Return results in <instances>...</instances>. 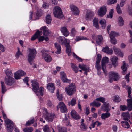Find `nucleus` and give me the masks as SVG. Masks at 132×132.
Listing matches in <instances>:
<instances>
[{
    "instance_id": "obj_42",
    "label": "nucleus",
    "mask_w": 132,
    "mask_h": 132,
    "mask_svg": "<svg viewBox=\"0 0 132 132\" xmlns=\"http://www.w3.org/2000/svg\"><path fill=\"white\" fill-rule=\"evenodd\" d=\"M76 103V99L75 98H73L71 100L70 102H68V104L69 106L71 105L72 106L75 105V104Z\"/></svg>"
},
{
    "instance_id": "obj_23",
    "label": "nucleus",
    "mask_w": 132,
    "mask_h": 132,
    "mask_svg": "<svg viewBox=\"0 0 132 132\" xmlns=\"http://www.w3.org/2000/svg\"><path fill=\"white\" fill-rule=\"evenodd\" d=\"M40 30H41L43 31V34L44 35L47 36L49 35V30L46 26H44L41 27Z\"/></svg>"
},
{
    "instance_id": "obj_59",
    "label": "nucleus",
    "mask_w": 132,
    "mask_h": 132,
    "mask_svg": "<svg viewBox=\"0 0 132 132\" xmlns=\"http://www.w3.org/2000/svg\"><path fill=\"white\" fill-rule=\"evenodd\" d=\"M18 71L21 76H25L26 75L25 73L22 70H18Z\"/></svg>"
},
{
    "instance_id": "obj_29",
    "label": "nucleus",
    "mask_w": 132,
    "mask_h": 132,
    "mask_svg": "<svg viewBox=\"0 0 132 132\" xmlns=\"http://www.w3.org/2000/svg\"><path fill=\"white\" fill-rule=\"evenodd\" d=\"M93 25L95 26L96 28L98 29L99 25L98 24V18L95 17L93 20Z\"/></svg>"
},
{
    "instance_id": "obj_33",
    "label": "nucleus",
    "mask_w": 132,
    "mask_h": 132,
    "mask_svg": "<svg viewBox=\"0 0 132 132\" xmlns=\"http://www.w3.org/2000/svg\"><path fill=\"white\" fill-rule=\"evenodd\" d=\"M123 65L121 67L122 69L123 70L122 72V74L124 75L126 73V71L127 68L126 67L125 62L124 61L123 62Z\"/></svg>"
},
{
    "instance_id": "obj_34",
    "label": "nucleus",
    "mask_w": 132,
    "mask_h": 132,
    "mask_svg": "<svg viewBox=\"0 0 132 132\" xmlns=\"http://www.w3.org/2000/svg\"><path fill=\"white\" fill-rule=\"evenodd\" d=\"M121 125L123 127L125 128H128L130 127V125H129L127 121L126 120L122 121L121 122Z\"/></svg>"
},
{
    "instance_id": "obj_6",
    "label": "nucleus",
    "mask_w": 132,
    "mask_h": 132,
    "mask_svg": "<svg viewBox=\"0 0 132 132\" xmlns=\"http://www.w3.org/2000/svg\"><path fill=\"white\" fill-rule=\"evenodd\" d=\"M65 90L68 95H72L76 91L75 86V84L72 83L71 84L66 87Z\"/></svg>"
},
{
    "instance_id": "obj_24",
    "label": "nucleus",
    "mask_w": 132,
    "mask_h": 132,
    "mask_svg": "<svg viewBox=\"0 0 132 132\" xmlns=\"http://www.w3.org/2000/svg\"><path fill=\"white\" fill-rule=\"evenodd\" d=\"M47 87L49 91L53 93L55 89V87L53 83H49L47 85Z\"/></svg>"
},
{
    "instance_id": "obj_18",
    "label": "nucleus",
    "mask_w": 132,
    "mask_h": 132,
    "mask_svg": "<svg viewBox=\"0 0 132 132\" xmlns=\"http://www.w3.org/2000/svg\"><path fill=\"white\" fill-rule=\"evenodd\" d=\"M61 78L62 81L64 82H68L70 83L71 81V80H69L66 77V75L65 73L64 72H60Z\"/></svg>"
},
{
    "instance_id": "obj_41",
    "label": "nucleus",
    "mask_w": 132,
    "mask_h": 132,
    "mask_svg": "<svg viewBox=\"0 0 132 132\" xmlns=\"http://www.w3.org/2000/svg\"><path fill=\"white\" fill-rule=\"evenodd\" d=\"M43 130L44 132H51L49 127L47 125L43 127Z\"/></svg>"
},
{
    "instance_id": "obj_45",
    "label": "nucleus",
    "mask_w": 132,
    "mask_h": 132,
    "mask_svg": "<svg viewBox=\"0 0 132 132\" xmlns=\"http://www.w3.org/2000/svg\"><path fill=\"white\" fill-rule=\"evenodd\" d=\"M58 132H67V128L64 127H60L58 128Z\"/></svg>"
},
{
    "instance_id": "obj_58",
    "label": "nucleus",
    "mask_w": 132,
    "mask_h": 132,
    "mask_svg": "<svg viewBox=\"0 0 132 132\" xmlns=\"http://www.w3.org/2000/svg\"><path fill=\"white\" fill-rule=\"evenodd\" d=\"M80 128L83 131L86 130L87 129V127L85 126L84 124H81Z\"/></svg>"
},
{
    "instance_id": "obj_36",
    "label": "nucleus",
    "mask_w": 132,
    "mask_h": 132,
    "mask_svg": "<svg viewBox=\"0 0 132 132\" xmlns=\"http://www.w3.org/2000/svg\"><path fill=\"white\" fill-rule=\"evenodd\" d=\"M71 65L72 70L74 71L75 73H77L78 71V70L76 64L72 63H71Z\"/></svg>"
},
{
    "instance_id": "obj_38",
    "label": "nucleus",
    "mask_w": 132,
    "mask_h": 132,
    "mask_svg": "<svg viewBox=\"0 0 132 132\" xmlns=\"http://www.w3.org/2000/svg\"><path fill=\"white\" fill-rule=\"evenodd\" d=\"M90 105L92 106H95L96 107H99L101 105V104L98 102L94 101L93 102L91 103Z\"/></svg>"
},
{
    "instance_id": "obj_2",
    "label": "nucleus",
    "mask_w": 132,
    "mask_h": 132,
    "mask_svg": "<svg viewBox=\"0 0 132 132\" xmlns=\"http://www.w3.org/2000/svg\"><path fill=\"white\" fill-rule=\"evenodd\" d=\"M109 81L110 82H112L113 80L117 81L120 78V76L118 73L115 72L111 71L109 73Z\"/></svg>"
},
{
    "instance_id": "obj_27",
    "label": "nucleus",
    "mask_w": 132,
    "mask_h": 132,
    "mask_svg": "<svg viewBox=\"0 0 132 132\" xmlns=\"http://www.w3.org/2000/svg\"><path fill=\"white\" fill-rule=\"evenodd\" d=\"M122 116L123 119L128 121L129 119L130 118V115L128 112H127L123 113Z\"/></svg>"
},
{
    "instance_id": "obj_35",
    "label": "nucleus",
    "mask_w": 132,
    "mask_h": 132,
    "mask_svg": "<svg viewBox=\"0 0 132 132\" xmlns=\"http://www.w3.org/2000/svg\"><path fill=\"white\" fill-rule=\"evenodd\" d=\"M106 21L104 19H101L99 21L100 23L102 25L101 27L103 29H105L106 27Z\"/></svg>"
},
{
    "instance_id": "obj_22",
    "label": "nucleus",
    "mask_w": 132,
    "mask_h": 132,
    "mask_svg": "<svg viewBox=\"0 0 132 132\" xmlns=\"http://www.w3.org/2000/svg\"><path fill=\"white\" fill-rule=\"evenodd\" d=\"M61 31L63 35L65 37L69 35V32L65 27H61Z\"/></svg>"
},
{
    "instance_id": "obj_31",
    "label": "nucleus",
    "mask_w": 132,
    "mask_h": 132,
    "mask_svg": "<svg viewBox=\"0 0 132 132\" xmlns=\"http://www.w3.org/2000/svg\"><path fill=\"white\" fill-rule=\"evenodd\" d=\"M114 50L116 54L120 56L121 57H123V53L121 52L120 49L116 48H114Z\"/></svg>"
},
{
    "instance_id": "obj_40",
    "label": "nucleus",
    "mask_w": 132,
    "mask_h": 132,
    "mask_svg": "<svg viewBox=\"0 0 132 132\" xmlns=\"http://www.w3.org/2000/svg\"><path fill=\"white\" fill-rule=\"evenodd\" d=\"M79 67L80 69H82L83 71H89V68L88 67H87L85 65H81L79 64Z\"/></svg>"
},
{
    "instance_id": "obj_10",
    "label": "nucleus",
    "mask_w": 132,
    "mask_h": 132,
    "mask_svg": "<svg viewBox=\"0 0 132 132\" xmlns=\"http://www.w3.org/2000/svg\"><path fill=\"white\" fill-rule=\"evenodd\" d=\"M107 12V8L105 6L101 7L98 10V15L102 17L105 15Z\"/></svg>"
},
{
    "instance_id": "obj_1",
    "label": "nucleus",
    "mask_w": 132,
    "mask_h": 132,
    "mask_svg": "<svg viewBox=\"0 0 132 132\" xmlns=\"http://www.w3.org/2000/svg\"><path fill=\"white\" fill-rule=\"evenodd\" d=\"M31 82L33 91L36 94L37 96L39 95L43 96L44 92L43 88L41 87L39 89V85L36 80H32Z\"/></svg>"
},
{
    "instance_id": "obj_11",
    "label": "nucleus",
    "mask_w": 132,
    "mask_h": 132,
    "mask_svg": "<svg viewBox=\"0 0 132 132\" xmlns=\"http://www.w3.org/2000/svg\"><path fill=\"white\" fill-rule=\"evenodd\" d=\"M57 40L62 45H64L67 43L70 42L69 40L66 39L64 36H59L57 39Z\"/></svg>"
},
{
    "instance_id": "obj_5",
    "label": "nucleus",
    "mask_w": 132,
    "mask_h": 132,
    "mask_svg": "<svg viewBox=\"0 0 132 132\" xmlns=\"http://www.w3.org/2000/svg\"><path fill=\"white\" fill-rule=\"evenodd\" d=\"M44 111L45 112L44 117L45 119L48 122H52L53 121L54 118L55 117V114L53 113H48L47 110L46 109H44Z\"/></svg>"
},
{
    "instance_id": "obj_26",
    "label": "nucleus",
    "mask_w": 132,
    "mask_h": 132,
    "mask_svg": "<svg viewBox=\"0 0 132 132\" xmlns=\"http://www.w3.org/2000/svg\"><path fill=\"white\" fill-rule=\"evenodd\" d=\"M72 117L75 119L77 120L80 119V117L78 114L74 110H72L71 113Z\"/></svg>"
},
{
    "instance_id": "obj_60",
    "label": "nucleus",
    "mask_w": 132,
    "mask_h": 132,
    "mask_svg": "<svg viewBox=\"0 0 132 132\" xmlns=\"http://www.w3.org/2000/svg\"><path fill=\"white\" fill-rule=\"evenodd\" d=\"M111 43L114 45H115L117 43V41L116 39L115 38H110Z\"/></svg>"
},
{
    "instance_id": "obj_39",
    "label": "nucleus",
    "mask_w": 132,
    "mask_h": 132,
    "mask_svg": "<svg viewBox=\"0 0 132 132\" xmlns=\"http://www.w3.org/2000/svg\"><path fill=\"white\" fill-rule=\"evenodd\" d=\"M110 116V114L109 112H107L102 114L101 117L102 119H105L106 118H108Z\"/></svg>"
},
{
    "instance_id": "obj_61",
    "label": "nucleus",
    "mask_w": 132,
    "mask_h": 132,
    "mask_svg": "<svg viewBox=\"0 0 132 132\" xmlns=\"http://www.w3.org/2000/svg\"><path fill=\"white\" fill-rule=\"evenodd\" d=\"M73 56L79 61L82 62V59L80 58L77 56L74 53H73Z\"/></svg>"
},
{
    "instance_id": "obj_21",
    "label": "nucleus",
    "mask_w": 132,
    "mask_h": 132,
    "mask_svg": "<svg viewBox=\"0 0 132 132\" xmlns=\"http://www.w3.org/2000/svg\"><path fill=\"white\" fill-rule=\"evenodd\" d=\"M69 43L70 42L67 43L65 44V45L66 47V52L69 56H70L72 54L71 48L70 45Z\"/></svg>"
},
{
    "instance_id": "obj_44",
    "label": "nucleus",
    "mask_w": 132,
    "mask_h": 132,
    "mask_svg": "<svg viewBox=\"0 0 132 132\" xmlns=\"http://www.w3.org/2000/svg\"><path fill=\"white\" fill-rule=\"evenodd\" d=\"M113 100L114 101L117 102H119L121 100L120 97L118 95H115L113 97Z\"/></svg>"
},
{
    "instance_id": "obj_49",
    "label": "nucleus",
    "mask_w": 132,
    "mask_h": 132,
    "mask_svg": "<svg viewBox=\"0 0 132 132\" xmlns=\"http://www.w3.org/2000/svg\"><path fill=\"white\" fill-rule=\"evenodd\" d=\"M33 130V129L32 127L25 128L23 130L25 132H32Z\"/></svg>"
},
{
    "instance_id": "obj_32",
    "label": "nucleus",
    "mask_w": 132,
    "mask_h": 132,
    "mask_svg": "<svg viewBox=\"0 0 132 132\" xmlns=\"http://www.w3.org/2000/svg\"><path fill=\"white\" fill-rule=\"evenodd\" d=\"M119 35H120L119 33L114 31H112L110 32L109 36L110 38L112 39V38H115V37H117Z\"/></svg>"
},
{
    "instance_id": "obj_50",
    "label": "nucleus",
    "mask_w": 132,
    "mask_h": 132,
    "mask_svg": "<svg viewBox=\"0 0 132 132\" xmlns=\"http://www.w3.org/2000/svg\"><path fill=\"white\" fill-rule=\"evenodd\" d=\"M116 10L118 14H121L122 13V12L121 10L120 6L119 4H118L116 7Z\"/></svg>"
},
{
    "instance_id": "obj_19",
    "label": "nucleus",
    "mask_w": 132,
    "mask_h": 132,
    "mask_svg": "<svg viewBox=\"0 0 132 132\" xmlns=\"http://www.w3.org/2000/svg\"><path fill=\"white\" fill-rule=\"evenodd\" d=\"M110 60L112 63V64L115 67L118 65V58L117 57L115 56H112L111 57Z\"/></svg>"
},
{
    "instance_id": "obj_12",
    "label": "nucleus",
    "mask_w": 132,
    "mask_h": 132,
    "mask_svg": "<svg viewBox=\"0 0 132 132\" xmlns=\"http://www.w3.org/2000/svg\"><path fill=\"white\" fill-rule=\"evenodd\" d=\"M57 108H60L61 112L63 113H66L67 111V110L65 104L63 102H60L57 106Z\"/></svg>"
},
{
    "instance_id": "obj_37",
    "label": "nucleus",
    "mask_w": 132,
    "mask_h": 132,
    "mask_svg": "<svg viewBox=\"0 0 132 132\" xmlns=\"http://www.w3.org/2000/svg\"><path fill=\"white\" fill-rule=\"evenodd\" d=\"M51 20L52 18L50 15L48 14L46 16V21L47 24H50L51 23Z\"/></svg>"
},
{
    "instance_id": "obj_14",
    "label": "nucleus",
    "mask_w": 132,
    "mask_h": 132,
    "mask_svg": "<svg viewBox=\"0 0 132 132\" xmlns=\"http://www.w3.org/2000/svg\"><path fill=\"white\" fill-rule=\"evenodd\" d=\"M5 83L7 85L11 86L14 83V78H12L10 76H6L5 78Z\"/></svg>"
},
{
    "instance_id": "obj_17",
    "label": "nucleus",
    "mask_w": 132,
    "mask_h": 132,
    "mask_svg": "<svg viewBox=\"0 0 132 132\" xmlns=\"http://www.w3.org/2000/svg\"><path fill=\"white\" fill-rule=\"evenodd\" d=\"M94 12L91 11H89L86 12L85 18L87 20H91L93 18L94 15Z\"/></svg>"
},
{
    "instance_id": "obj_9",
    "label": "nucleus",
    "mask_w": 132,
    "mask_h": 132,
    "mask_svg": "<svg viewBox=\"0 0 132 132\" xmlns=\"http://www.w3.org/2000/svg\"><path fill=\"white\" fill-rule=\"evenodd\" d=\"M6 124L7 130L8 132H12L13 127V122L9 120H6L4 121Z\"/></svg>"
},
{
    "instance_id": "obj_25",
    "label": "nucleus",
    "mask_w": 132,
    "mask_h": 132,
    "mask_svg": "<svg viewBox=\"0 0 132 132\" xmlns=\"http://www.w3.org/2000/svg\"><path fill=\"white\" fill-rule=\"evenodd\" d=\"M42 34V31H40L38 30H37L34 35L32 37L31 40H34L36 38L40 36Z\"/></svg>"
},
{
    "instance_id": "obj_57",
    "label": "nucleus",
    "mask_w": 132,
    "mask_h": 132,
    "mask_svg": "<svg viewBox=\"0 0 132 132\" xmlns=\"http://www.w3.org/2000/svg\"><path fill=\"white\" fill-rule=\"evenodd\" d=\"M117 2V0H108L107 3L108 5H110L114 4Z\"/></svg>"
},
{
    "instance_id": "obj_15",
    "label": "nucleus",
    "mask_w": 132,
    "mask_h": 132,
    "mask_svg": "<svg viewBox=\"0 0 132 132\" xmlns=\"http://www.w3.org/2000/svg\"><path fill=\"white\" fill-rule=\"evenodd\" d=\"M109 61V59L107 57H103L102 60L101 65L103 71L106 73L105 65L106 64L108 63Z\"/></svg>"
},
{
    "instance_id": "obj_56",
    "label": "nucleus",
    "mask_w": 132,
    "mask_h": 132,
    "mask_svg": "<svg viewBox=\"0 0 132 132\" xmlns=\"http://www.w3.org/2000/svg\"><path fill=\"white\" fill-rule=\"evenodd\" d=\"M14 77L16 79H18L20 78L21 76L19 74L17 71L16 73L14 74Z\"/></svg>"
},
{
    "instance_id": "obj_47",
    "label": "nucleus",
    "mask_w": 132,
    "mask_h": 132,
    "mask_svg": "<svg viewBox=\"0 0 132 132\" xmlns=\"http://www.w3.org/2000/svg\"><path fill=\"white\" fill-rule=\"evenodd\" d=\"M75 39L76 41H78L82 40H86L87 39L86 37L83 36H77Z\"/></svg>"
},
{
    "instance_id": "obj_28",
    "label": "nucleus",
    "mask_w": 132,
    "mask_h": 132,
    "mask_svg": "<svg viewBox=\"0 0 132 132\" xmlns=\"http://www.w3.org/2000/svg\"><path fill=\"white\" fill-rule=\"evenodd\" d=\"M102 51L103 52L109 55H111L113 53V51L112 50L109 49L108 47H105L103 48Z\"/></svg>"
},
{
    "instance_id": "obj_8",
    "label": "nucleus",
    "mask_w": 132,
    "mask_h": 132,
    "mask_svg": "<svg viewBox=\"0 0 132 132\" xmlns=\"http://www.w3.org/2000/svg\"><path fill=\"white\" fill-rule=\"evenodd\" d=\"M127 107L125 105H121L120 109L121 110L124 111L127 109V108L129 111H130L132 110V98L127 99Z\"/></svg>"
},
{
    "instance_id": "obj_4",
    "label": "nucleus",
    "mask_w": 132,
    "mask_h": 132,
    "mask_svg": "<svg viewBox=\"0 0 132 132\" xmlns=\"http://www.w3.org/2000/svg\"><path fill=\"white\" fill-rule=\"evenodd\" d=\"M29 53L28 55V61L30 64L34 59L36 54V51L35 49H29Z\"/></svg>"
},
{
    "instance_id": "obj_54",
    "label": "nucleus",
    "mask_w": 132,
    "mask_h": 132,
    "mask_svg": "<svg viewBox=\"0 0 132 132\" xmlns=\"http://www.w3.org/2000/svg\"><path fill=\"white\" fill-rule=\"evenodd\" d=\"M18 51L16 52V54L15 55V56L17 58V59H18L19 58V56L20 55H22V54L21 52L20 51V49L19 48H18Z\"/></svg>"
},
{
    "instance_id": "obj_62",
    "label": "nucleus",
    "mask_w": 132,
    "mask_h": 132,
    "mask_svg": "<svg viewBox=\"0 0 132 132\" xmlns=\"http://www.w3.org/2000/svg\"><path fill=\"white\" fill-rule=\"evenodd\" d=\"M64 122L65 123L66 126H71V125L70 123V122L68 119H65L63 120Z\"/></svg>"
},
{
    "instance_id": "obj_51",
    "label": "nucleus",
    "mask_w": 132,
    "mask_h": 132,
    "mask_svg": "<svg viewBox=\"0 0 132 132\" xmlns=\"http://www.w3.org/2000/svg\"><path fill=\"white\" fill-rule=\"evenodd\" d=\"M95 100L100 101V102L103 103H105V98L103 97H100L98 98H97L96 99H95Z\"/></svg>"
},
{
    "instance_id": "obj_52",
    "label": "nucleus",
    "mask_w": 132,
    "mask_h": 132,
    "mask_svg": "<svg viewBox=\"0 0 132 132\" xmlns=\"http://www.w3.org/2000/svg\"><path fill=\"white\" fill-rule=\"evenodd\" d=\"M6 73L7 75L6 76L11 77L12 74V71L11 70L7 69L6 71Z\"/></svg>"
},
{
    "instance_id": "obj_7",
    "label": "nucleus",
    "mask_w": 132,
    "mask_h": 132,
    "mask_svg": "<svg viewBox=\"0 0 132 132\" xmlns=\"http://www.w3.org/2000/svg\"><path fill=\"white\" fill-rule=\"evenodd\" d=\"M42 58L44 59L47 62H50L52 59L50 56L48 54V51L44 49H43L41 51Z\"/></svg>"
},
{
    "instance_id": "obj_20",
    "label": "nucleus",
    "mask_w": 132,
    "mask_h": 132,
    "mask_svg": "<svg viewBox=\"0 0 132 132\" xmlns=\"http://www.w3.org/2000/svg\"><path fill=\"white\" fill-rule=\"evenodd\" d=\"M96 42L97 44L100 45L102 44L103 42V38L102 35H97L96 37Z\"/></svg>"
},
{
    "instance_id": "obj_48",
    "label": "nucleus",
    "mask_w": 132,
    "mask_h": 132,
    "mask_svg": "<svg viewBox=\"0 0 132 132\" xmlns=\"http://www.w3.org/2000/svg\"><path fill=\"white\" fill-rule=\"evenodd\" d=\"M35 121L34 120V119L33 118H32L31 119L28 120L26 123V125L27 126H29L31 124L33 123Z\"/></svg>"
},
{
    "instance_id": "obj_63",
    "label": "nucleus",
    "mask_w": 132,
    "mask_h": 132,
    "mask_svg": "<svg viewBox=\"0 0 132 132\" xmlns=\"http://www.w3.org/2000/svg\"><path fill=\"white\" fill-rule=\"evenodd\" d=\"M76 32V31L74 28L72 29L71 32V34L72 36H74Z\"/></svg>"
},
{
    "instance_id": "obj_64",
    "label": "nucleus",
    "mask_w": 132,
    "mask_h": 132,
    "mask_svg": "<svg viewBox=\"0 0 132 132\" xmlns=\"http://www.w3.org/2000/svg\"><path fill=\"white\" fill-rule=\"evenodd\" d=\"M23 81L24 83H26V84L28 85H29L28 82V77H26L23 79Z\"/></svg>"
},
{
    "instance_id": "obj_16",
    "label": "nucleus",
    "mask_w": 132,
    "mask_h": 132,
    "mask_svg": "<svg viewBox=\"0 0 132 132\" xmlns=\"http://www.w3.org/2000/svg\"><path fill=\"white\" fill-rule=\"evenodd\" d=\"M101 109L102 111L108 112L110 111L111 108L109 106V103L106 102L104 103L103 105L101 106Z\"/></svg>"
},
{
    "instance_id": "obj_13",
    "label": "nucleus",
    "mask_w": 132,
    "mask_h": 132,
    "mask_svg": "<svg viewBox=\"0 0 132 132\" xmlns=\"http://www.w3.org/2000/svg\"><path fill=\"white\" fill-rule=\"evenodd\" d=\"M70 7L73 15H77L79 14V10L77 7L74 6L73 4H71L70 5Z\"/></svg>"
},
{
    "instance_id": "obj_43",
    "label": "nucleus",
    "mask_w": 132,
    "mask_h": 132,
    "mask_svg": "<svg viewBox=\"0 0 132 132\" xmlns=\"http://www.w3.org/2000/svg\"><path fill=\"white\" fill-rule=\"evenodd\" d=\"M118 20L119 25L120 26H122L124 24V21L122 18L121 16H119Z\"/></svg>"
},
{
    "instance_id": "obj_55",
    "label": "nucleus",
    "mask_w": 132,
    "mask_h": 132,
    "mask_svg": "<svg viewBox=\"0 0 132 132\" xmlns=\"http://www.w3.org/2000/svg\"><path fill=\"white\" fill-rule=\"evenodd\" d=\"M127 89L128 90V97L129 98H131V96L130 95V94L131 93V87L129 86L127 88Z\"/></svg>"
},
{
    "instance_id": "obj_3",
    "label": "nucleus",
    "mask_w": 132,
    "mask_h": 132,
    "mask_svg": "<svg viewBox=\"0 0 132 132\" xmlns=\"http://www.w3.org/2000/svg\"><path fill=\"white\" fill-rule=\"evenodd\" d=\"M53 14L55 16L59 19H62L63 18V15L62 11L59 7L55 6L54 9Z\"/></svg>"
},
{
    "instance_id": "obj_30",
    "label": "nucleus",
    "mask_w": 132,
    "mask_h": 132,
    "mask_svg": "<svg viewBox=\"0 0 132 132\" xmlns=\"http://www.w3.org/2000/svg\"><path fill=\"white\" fill-rule=\"evenodd\" d=\"M55 48L57 50L55 52L56 54H59L61 52V48L60 45L57 43L54 44Z\"/></svg>"
},
{
    "instance_id": "obj_46",
    "label": "nucleus",
    "mask_w": 132,
    "mask_h": 132,
    "mask_svg": "<svg viewBox=\"0 0 132 132\" xmlns=\"http://www.w3.org/2000/svg\"><path fill=\"white\" fill-rule=\"evenodd\" d=\"M1 83L2 86V93H4L6 90V87L5 86L4 82L1 81Z\"/></svg>"
},
{
    "instance_id": "obj_53",
    "label": "nucleus",
    "mask_w": 132,
    "mask_h": 132,
    "mask_svg": "<svg viewBox=\"0 0 132 132\" xmlns=\"http://www.w3.org/2000/svg\"><path fill=\"white\" fill-rule=\"evenodd\" d=\"M114 13V10L113 9H111L109 12V14L107 15V17L110 18H112L113 17V14Z\"/></svg>"
}]
</instances>
